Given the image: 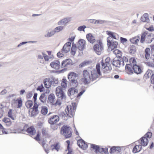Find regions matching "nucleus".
<instances>
[{
	"mask_svg": "<svg viewBox=\"0 0 154 154\" xmlns=\"http://www.w3.org/2000/svg\"><path fill=\"white\" fill-rule=\"evenodd\" d=\"M147 75L148 77L151 75V82L152 84H154V73L151 69H149L147 72Z\"/></svg>",
	"mask_w": 154,
	"mask_h": 154,
	"instance_id": "5701e85b",
	"label": "nucleus"
},
{
	"mask_svg": "<svg viewBox=\"0 0 154 154\" xmlns=\"http://www.w3.org/2000/svg\"><path fill=\"white\" fill-rule=\"evenodd\" d=\"M120 39L121 42L122 44H124V43L126 42L127 41V40L126 38L122 37H120Z\"/></svg>",
	"mask_w": 154,
	"mask_h": 154,
	"instance_id": "e2e57ef3",
	"label": "nucleus"
},
{
	"mask_svg": "<svg viewBox=\"0 0 154 154\" xmlns=\"http://www.w3.org/2000/svg\"><path fill=\"white\" fill-rule=\"evenodd\" d=\"M60 118L58 116L54 115L48 119V122L50 124L53 125L56 124L58 122Z\"/></svg>",
	"mask_w": 154,
	"mask_h": 154,
	"instance_id": "9b49d317",
	"label": "nucleus"
},
{
	"mask_svg": "<svg viewBox=\"0 0 154 154\" xmlns=\"http://www.w3.org/2000/svg\"><path fill=\"white\" fill-rule=\"evenodd\" d=\"M133 71L137 74L140 73L142 72L140 67L137 64L133 66Z\"/></svg>",
	"mask_w": 154,
	"mask_h": 154,
	"instance_id": "cd10ccee",
	"label": "nucleus"
},
{
	"mask_svg": "<svg viewBox=\"0 0 154 154\" xmlns=\"http://www.w3.org/2000/svg\"><path fill=\"white\" fill-rule=\"evenodd\" d=\"M98 152H99L102 153H104L106 154L108 152V149L106 147L104 148L100 147Z\"/></svg>",
	"mask_w": 154,
	"mask_h": 154,
	"instance_id": "58836bf2",
	"label": "nucleus"
},
{
	"mask_svg": "<svg viewBox=\"0 0 154 154\" xmlns=\"http://www.w3.org/2000/svg\"><path fill=\"white\" fill-rule=\"evenodd\" d=\"M116 151V147L115 146H113L110 149V153H113L115 152Z\"/></svg>",
	"mask_w": 154,
	"mask_h": 154,
	"instance_id": "13d9d810",
	"label": "nucleus"
},
{
	"mask_svg": "<svg viewBox=\"0 0 154 154\" xmlns=\"http://www.w3.org/2000/svg\"><path fill=\"white\" fill-rule=\"evenodd\" d=\"M26 131L30 135H33L35 133V129L32 126L27 128Z\"/></svg>",
	"mask_w": 154,
	"mask_h": 154,
	"instance_id": "c85d7f7f",
	"label": "nucleus"
},
{
	"mask_svg": "<svg viewBox=\"0 0 154 154\" xmlns=\"http://www.w3.org/2000/svg\"><path fill=\"white\" fill-rule=\"evenodd\" d=\"M138 141L140 145L143 146H146L149 142L148 139L143 136Z\"/></svg>",
	"mask_w": 154,
	"mask_h": 154,
	"instance_id": "f3484780",
	"label": "nucleus"
},
{
	"mask_svg": "<svg viewBox=\"0 0 154 154\" xmlns=\"http://www.w3.org/2000/svg\"><path fill=\"white\" fill-rule=\"evenodd\" d=\"M12 133H16V132L12 131L9 129H5L3 127V126H0V135L4 134H8Z\"/></svg>",
	"mask_w": 154,
	"mask_h": 154,
	"instance_id": "4468645a",
	"label": "nucleus"
},
{
	"mask_svg": "<svg viewBox=\"0 0 154 154\" xmlns=\"http://www.w3.org/2000/svg\"><path fill=\"white\" fill-rule=\"evenodd\" d=\"M61 102L60 100H57L56 102H54V103L52 105L55 106H60L61 105Z\"/></svg>",
	"mask_w": 154,
	"mask_h": 154,
	"instance_id": "4d7b16f0",
	"label": "nucleus"
},
{
	"mask_svg": "<svg viewBox=\"0 0 154 154\" xmlns=\"http://www.w3.org/2000/svg\"><path fill=\"white\" fill-rule=\"evenodd\" d=\"M107 45L109 48H110L111 50L117 48L118 45V43L117 42H112L111 38L110 37H108L107 38Z\"/></svg>",
	"mask_w": 154,
	"mask_h": 154,
	"instance_id": "6e6552de",
	"label": "nucleus"
},
{
	"mask_svg": "<svg viewBox=\"0 0 154 154\" xmlns=\"http://www.w3.org/2000/svg\"><path fill=\"white\" fill-rule=\"evenodd\" d=\"M63 29V27L62 26H59L56 27L54 30V32H59L60 31L62 30Z\"/></svg>",
	"mask_w": 154,
	"mask_h": 154,
	"instance_id": "3c124183",
	"label": "nucleus"
},
{
	"mask_svg": "<svg viewBox=\"0 0 154 154\" xmlns=\"http://www.w3.org/2000/svg\"><path fill=\"white\" fill-rule=\"evenodd\" d=\"M112 64L116 67H119L121 64V61L118 60H115L113 61Z\"/></svg>",
	"mask_w": 154,
	"mask_h": 154,
	"instance_id": "79ce46f5",
	"label": "nucleus"
},
{
	"mask_svg": "<svg viewBox=\"0 0 154 154\" xmlns=\"http://www.w3.org/2000/svg\"><path fill=\"white\" fill-rule=\"evenodd\" d=\"M125 70L128 74L133 73V69L132 66L129 64H127L125 66Z\"/></svg>",
	"mask_w": 154,
	"mask_h": 154,
	"instance_id": "b1692460",
	"label": "nucleus"
},
{
	"mask_svg": "<svg viewBox=\"0 0 154 154\" xmlns=\"http://www.w3.org/2000/svg\"><path fill=\"white\" fill-rule=\"evenodd\" d=\"M113 53L118 58L121 57L122 55V53L119 50L115 49L113 51Z\"/></svg>",
	"mask_w": 154,
	"mask_h": 154,
	"instance_id": "4c0bfd02",
	"label": "nucleus"
},
{
	"mask_svg": "<svg viewBox=\"0 0 154 154\" xmlns=\"http://www.w3.org/2000/svg\"><path fill=\"white\" fill-rule=\"evenodd\" d=\"M147 32H145L141 34V39L140 42L141 43H143L145 40L146 39V38L147 35Z\"/></svg>",
	"mask_w": 154,
	"mask_h": 154,
	"instance_id": "c03bdc74",
	"label": "nucleus"
},
{
	"mask_svg": "<svg viewBox=\"0 0 154 154\" xmlns=\"http://www.w3.org/2000/svg\"><path fill=\"white\" fill-rule=\"evenodd\" d=\"M76 107V103H72L71 105L67 106L65 109V112L67 115L70 117H72L74 115L75 110Z\"/></svg>",
	"mask_w": 154,
	"mask_h": 154,
	"instance_id": "20e7f679",
	"label": "nucleus"
},
{
	"mask_svg": "<svg viewBox=\"0 0 154 154\" xmlns=\"http://www.w3.org/2000/svg\"><path fill=\"white\" fill-rule=\"evenodd\" d=\"M152 133L151 132H148L144 136V137L147 138V139L150 138L152 137Z\"/></svg>",
	"mask_w": 154,
	"mask_h": 154,
	"instance_id": "6e6d98bb",
	"label": "nucleus"
},
{
	"mask_svg": "<svg viewBox=\"0 0 154 154\" xmlns=\"http://www.w3.org/2000/svg\"><path fill=\"white\" fill-rule=\"evenodd\" d=\"M142 147L141 145L140 144L136 145L134 146L132 150V152L135 153L139 152L142 149Z\"/></svg>",
	"mask_w": 154,
	"mask_h": 154,
	"instance_id": "4be33fe9",
	"label": "nucleus"
},
{
	"mask_svg": "<svg viewBox=\"0 0 154 154\" xmlns=\"http://www.w3.org/2000/svg\"><path fill=\"white\" fill-rule=\"evenodd\" d=\"M40 137V133L39 132H38L37 133V134L35 137L34 138V139L37 141H39L40 140V138H39Z\"/></svg>",
	"mask_w": 154,
	"mask_h": 154,
	"instance_id": "052dcab7",
	"label": "nucleus"
},
{
	"mask_svg": "<svg viewBox=\"0 0 154 154\" xmlns=\"http://www.w3.org/2000/svg\"><path fill=\"white\" fill-rule=\"evenodd\" d=\"M60 147V146L59 143L56 142L50 146V149L52 151L54 150V149H55L57 151H58Z\"/></svg>",
	"mask_w": 154,
	"mask_h": 154,
	"instance_id": "393cba45",
	"label": "nucleus"
},
{
	"mask_svg": "<svg viewBox=\"0 0 154 154\" xmlns=\"http://www.w3.org/2000/svg\"><path fill=\"white\" fill-rule=\"evenodd\" d=\"M89 63V62L88 61H84L83 62L81 63L79 65V67H83L85 66Z\"/></svg>",
	"mask_w": 154,
	"mask_h": 154,
	"instance_id": "864d4df0",
	"label": "nucleus"
},
{
	"mask_svg": "<svg viewBox=\"0 0 154 154\" xmlns=\"http://www.w3.org/2000/svg\"><path fill=\"white\" fill-rule=\"evenodd\" d=\"M145 57L147 59H149L150 57V50L149 48H146L145 51Z\"/></svg>",
	"mask_w": 154,
	"mask_h": 154,
	"instance_id": "473e14b6",
	"label": "nucleus"
},
{
	"mask_svg": "<svg viewBox=\"0 0 154 154\" xmlns=\"http://www.w3.org/2000/svg\"><path fill=\"white\" fill-rule=\"evenodd\" d=\"M86 44V41L83 39H80L78 42L77 48L80 51L82 50L84 48Z\"/></svg>",
	"mask_w": 154,
	"mask_h": 154,
	"instance_id": "dca6fc26",
	"label": "nucleus"
},
{
	"mask_svg": "<svg viewBox=\"0 0 154 154\" xmlns=\"http://www.w3.org/2000/svg\"><path fill=\"white\" fill-rule=\"evenodd\" d=\"M106 32V34L109 36V37H110V38L111 37L116 39H117L116 37L117 34L116 33L108 31H107Z\"/></svg>",
	"mask_w": 154,
	"mask_h": 154,
	"instance_id": "ea45409f",
	"label": "nucleus"
},
{
	"mask_svg": "<svg viewBox=\"0 0 154 154\" xmlns=\"http://www.w3.org/2000/svg\"><path fill=\"white\" fill-rule=\"evenodd\" d=\"M101 69L104 73H108L112 69V67L110 63H104L103 60L101 61Z\"/></svg>",
	"mask_w": 154,
	"mask_h": 154,
	"instance_id": "0eeeda50",
	"label": "nucleus"
},
{
	"mask_svg": "<svg viewBox=\"0 0 154 154\" xmlns=\"http://www.w3.org/2000/svg\"><path fill=\"white\" fill-rule=\"evenodd\" d=\"M69 20L66 18H64L58 23V25H64L69 22Z\"/></svg>",
	"mask_w": 154,
	"mask_h": 154,
	"instance_id": "c9c22d12",
	"label": "nucleus"
},
{
	"mask_svg": "<svg viewBox=\"0 0 154 154\" xmlns=\"http://www.w3.org/2000/svg\"><path fill=\"white\" fill-rule=\"evenodd\" d=\"M77 49V48L76 45L73 43L72 45L71 51V53L72 55L74 56L75 54Z\"/></svg>",
	"mask_w": 154,
	"mask_h": 154,
	"instance_id": "2f4dec72",
	"label": "nucleus"
},
{
	"mask_svg": "<svg viewBox=\"0 0 154 154\" xmlns=\"http://www.w3.org/2000/svg\"><path fill=\"white\" fill-rule=\"evenodd\" d=\"M45 86L47 88H49L51 85V79H45L44 81Z\"/></svg>",
	"mask_w": 154,
	"mask_h": 154,
	"instance_id": "c756f323",
	"label": "nucleus"
},
{
	"mask_svg": "<svg viewBox=\"0 0 154 154\" xmlns=\"http://www.w3.org/2000/svg\"><path fill=\"white\" fill-rule=\"evenodd\" d=\"M140 39V37L138 36H137L131 38L130 40V41L131 43L137 44L139 42Z\"/></svg>",
	"mask_w": 154,
	"mask_h": 154,
	"instance_id": "a878e982",
	"label": "nucleus"
},
{
	"mask_svg": "<svg viewBox=\"0 0 154 154\" xmlns=\"http://www.w3.org/2000/svg\"><path fill=\"white\" fill-rule=\"evenodd\" d=\"M25 106L27 109H31L33 105V103L32 100H28L25 103Z\"/></svg>",
	"mask_w": 154,
	"mask_h": 154,
	"instance_id": "72a5a7b5",
	"label": "nucleus"
},
{
	"mask_svg": "<svg viewBox=\"0 0 154 154\" xmlns=\"http://www.w3.org/2000/svg\"><path fill=\"white\" fill-rule=\"evenodd\" d=\"M72 130L68 126H63L61 128V134L63 135L66 138H68L71 137L72 134Z\"/></svg>",
	"mask_w": 154,
	"mask_h": 154,
	"instance_id": "7ed1b4c3",
	"label": "nucleus"
},
{
	"mask_svg": "<svg viewBox=\"0 0 154 154\" xmlns=\"http://www.w3.org/2000/svg\"><path fill=\"white\" fill-rule=\"evenodd\" d=\"M86 26L85 25L81 26L79 27L78 28V30L80 31H84L85 29L86 28Z\"/></svg>",
	"mask_w": 154,
	"mask_h": 154,
	"instance_id": "bf43d9fd",
	"label": "nucleus"
},
{
	"mask_svg": "<svg viewBox=\"0 0 154 154\" xmlns=\"http://www.w3.org/2000/svg\"><path fill=\"white\" fill-rule=\"evenodd\" d=\"M68 92L70 95H72L74 94L75 93H77L78 90L75 88H72L69 89Z\"/></svg>",
	"mask_w": 154,
	"mask_h": 154,
	"instance_id": "37998d69",
	"label": "nucleus"
},
{
	"mask_svg": "<svg viewBox=\"0 0 154 154\" xmlns=\"http://www.w3.org/2000/svg\"><path fill=\"white\" fill-rule=\"evenodd\" d=\"M146 29L150 31H153L154 30V28L152 26L149 28L146 27Z\"/></svg>",
	"mask_w": 154,
	"mask_h": 154,
	"instance_id": "0e129e2a",
	"label": "nucleus"
},
{
	"mask_svg": "<svg viewBox=\"0 0 154 154\" xmlns=\"http://www.w3.org/2000/svg\"><path fill=\"white\" fill-rule=\"evenodd\" d=\"M78 74L74 72H70L68 75V78L73 86L76 87L79 84L77 81Z\"/></svg>",
	"mask_w": 154,
	"mask_h": 154,
	"instance_id": "f03ea898",
	"label": "nucleus"
},
{
	"mask_svg": "<svg viewBox=\"0 0 154 154\" xmlns=\"http://www.w3.org/2000/svg\"><path fill=\"white\" fill-rule=\"evenodd\" d=\"M100 65L98 63L96 65L95 69L91 71V75L86 70L83 71V77L81 79L82 83L87 85L98 78L101 75V72L100 70Z\"/></svg>",
	"mask_w": 154,
	"mask_h": 154,
	"instance_id": "f257e3e1",
	"label": "nucleus"
},
{
	"mask_svg": "<svg viewBox=\"0 0 154 154\" xmlns=\"http://www.w3.org/2000/svg\"><path fill=\"white\" fill-rule=\"evenodd\" d=\"M136 51V47L134 46H131L129 50V52L131 54H134Z\"/></svg>",
	"mask_w": 154,
	"mask_h": 154,
	"instance_id": "de8ad7c7",
	"label": "nucleus"
},
{
	"mask_svg": "<svg viewBox=\"0 0 154 154\" xmlns=\"http://www.w3.org/2000/svg\"><path fill=\"white\" fill-rule=\"evenodd\" d=\"M3 121L7 125H9L11 124L10 119L8 118H4L3 119Z\"/></svg>",
	"mask_w": 154,
	"mask_h": 154,
	"instance_id": "49530a36",
	"label": "nucleus"
},
{
	"mask_svg": "<svg viewBox=\"0 0 154 154\" xmlns=\"http://www.w3.org/2000/svg\"><path fill=\"white\" fill-rule=\"evenodd\" d=\"M129 63L132 66L137 64L136 60L134 57H131L129 59Z\"/></svg>",
	"mask_w": 154,
	"mask_h": 154,
	"instance_id": "f704fd0d",
	"label": "nucleus"
},
{
	"mask_svg": "<svg viewBox=\"0 0 154 154\" xmlns=\"http://www.w3.org/2000/svg\"><path fill=\"white\" fill-rule=\"evenodd\" d=\"M154 38L153 35H147L146 38V40L148 42H151L152 41Z\"/></svg>",
	"mask_w": 154,
	"mask_h": 154,
	"instance_id": "a19ab883",
	"label": "nucleus"
},
{
	"mask_svg": "<svg viewBox=\"0 0 154 154\" xmlns=\"http://www.w3.org/2000/svg\"><path fill=\"white\" fill-rule=\"evenodd\" d=\"M65 145L67 146V149H72L70 146V140H66L65 142Z\"/></svg>",
	"mask_w": 154,
	"mask_h": 154,
	"instance_id": "603ef678",
	"label": "nucleus"
},
{
	"mask_svg": "<svg viewBox=\"0 0 154 154\" xmlns=\"http://www.w3.org/2000/svg\"><path fill=\"white\" fill-rule=\"evenodd\" d=\"M50 66L52 68L57 70L59 69L60 67V62L58 60H55L51 62Z\"/></svg>",
	"mask_w": 154,
	"mask_h": 154,
	"instance_id": "2eb2a0df",
	"label": "nucleus"
},
{
	"mask_svg": "<svg viewBox=\"0 0 154 154\" xmlns=\"http://www.w3.org/2000/svg\"><path fill=\"white\" fill-rule=\"evenodd\" d=\"M38 105L36 103H35L33 107L30 109L29 110V112H31L32 116H35L38 113Z\"/></svg>",
	"mask_w": 154,
	"mask_h": 154,
	"instance_id": "f8f14e48",
	"label": "nucleus"
},
{
	"mask_svg": "<svg viewBox=\"0 0 154 154\" xmlns=\"http://www.w3.org/2000/svg\"><path fill=\"white\" fill-rule=\"evenodd\" d=\"M55 100V97L53 94H50L48 97V102L53 105Z\"/></svg>",
	"mask_w": 154,
	"mask_h": 154,
	"instance_id": "aec40b11",
	"label": "nucleus"
},
{
	"mask_svg": "<svg viewBox=\"0 0 154 154\" xmlns=\"http://www.w3.org/2000/svg\"><path fill=\"white\" fill-rule=\"evenodd\" d=\"M56 96L59 98L61 99H65L66 97L64 93L63 88L60 86H58L56 88L55 91Z\"/></svg>",
	"mask_w": 154,
	"mask_h": 154,
	"instance_id": "39448f33",
	"label": "nucleus"
},
{
	"mask_svg": "<svg viewBox=\"0 0 154 154\" xmlns=\"http://www.w3.org/2000/svg\"><path fill=\"white\" fill-rule=\"evenodd\" d=\"M51 85H55L58 84V80L57 79L55 78L51 79Z\"/></svg>",
	"mask_w": 154,
	"mask_h": 154,
	"instance_id": "09e8293b",
	"label": "nucleus"
},
{
	"mask_svg": "<svg viewBox=\"0 0 154 154\" xmlns=\"http://www.w3.org/2000/svg\"><path fill=\"white\" fill-rule=\"evenodd\" d=\"M71 43L70 42H66L63 46L62 49V52L63 53H67L70 49Z\"/></svg>",
	"mask_w": 154,
	"mask_h": 154,
	"instance_id": "ddd939ff",
	"label": "nucleus"
},
{
	"mask_svg": "<svg viewBox=\"0 0 154 154\" xmlns=\"http://www.w3.org/2000/svg\"><path fill=\"white\" fill-rule=\"evenodd\" d=\"M128 61V58L125 56H123L122 58V65H124V62L126 63Z\"/></svg>",
	"mask_w": 154,
	"mask_h": 154,
	"instance_id": "5fc2aeb1",
	"label": "nucleus"
},
{
	"mask_svg": "<svg viewBox=\"0 0 154 154\" xmlns=\"http://www.w3.org/2000/svg\"><path fill=\"white\" fill-rule=\"evenodd\" d=\"M72 63L71 59H69L63 61L62 63V67H67L68 65L71 64Z\"/></svg>",
	"mask_w": 154,
	"mask_h": 154,
	"instance_id": "412c9836",
	"label": "nucleus"
},
{
	"mask_svg": "<svg viewBox=\"0 0 154 154\" xmlns=\"http://www.w3.org/2000/svg\"><path fill=\"white\" fill-rule=\"evenodd\" d=\"M141 20L143 22H148L149 21V20L148 14L147 13L144 14L141 17Z\"/></svg>",
	"mask_w": 154,
	"mask_h": 154,
	"instance_id": "7c9ffc66",
	"label": "nucleus"
},
{
	"mask_svg": "<svg viewBox=\"0 0 154 154\" xmlns=\"http://www.w3.org/2000/svg\"><path fill=\"white\" fill-rule=\"evenodd\" d=\"M63 55V54L60 52H58L57 54V56L59 58L62 57Z\"/></svg>",
	"mask_w": 154,
	"mask_h": 154,
	"instance_id": "774afa93",
	"label": "nucleus"
},
{
	"mask_svg": "<svg viewBox=\"0 0 154 154\" xmlns=\"http://www.w3.org/2000/svg\"><path fill=\"white\" fill-rule=\"evenodd\" d=\"M11 105L17 108H21L23 105V101L22 98L19 97L17 99H13L12 101Z\"/></svg>",
	"mask_w": 154,
	"mask_h": 154,
	"instance_id": "423d86ee",
	"label": "nucleus"
},
{
	"mask_svg": "<svg viewBox=\"0 0 154 154\" xmlns=\"http://www.w3.org/2000/svg\"><path fill=\"white\" fill-rule=\"evenodd\" d=\"M68 82L66 79H63L61 81V87L64 89H65L67 87Z\"/></svg>",
	"mask_w": 154,
	"mask_h": 154,
	"instance_id": "bb28decb",
	"label": "nucleus"
},
{
	"mask_svg": "<svg viewBox=\"0 0 154 154\" xmlns=\"http://www.w3.org/2000/svg\"><path fill=\"white\" fill-rule=\"evenodd\" d=\"M8 116L9 117L14 120L16 117V112L14 110L10 109L8 112Z\"/></svg>",
	"mask_w": 154,
	"mask_h": 154,
	"instance_id": "6ab92c4d",
	"label": "nucleus"
},
{
	"mask_svg": "<svg viewBox=\"0 0 154 154\" xmlns=\"http://www.w3.org/2000/svg\"><path fill=\"white\" fill-rule=\"evenodd\" d=\"M55 33L54 31H52L50 32H48L47 34V36L48 37H50L53 35Z\"/></svg>",
	"mask_w": 154,
	"mask_h": 154,
	"instance_id": "680f3d73",
	"label": "nucleus"
},
{
	"mask_svg": "<svg viewBox=\"0 0 154 154\" xmlns=\"http://www.w3.org/2000/svg\"><path fill=\"white\" fill-rule=\"evenodd\" d=\"M77 144L79 147L85 150L88 147L87 144L82 139L78 140Z\"/></svg>",
	"mask_w": 154,
	"mask_h": 154,
	"instance_id": "9d476101",
	"label": "nucleus"
},
{
	"mask_svg": "<svg viewBox=\"0 0 154 154\" xmlns=\"http://www.w3.org/2000/svg\"><path fill=\"white\" fill-rule=\"evenodd\" d=\"M41 113L44 115H45L48 112V109L47 107L42 106L41 111Z\"/></svg>",
	"mask_w": 154,
	"mask_h": 154,
	"instance_id": "a18cd8bd",
	"label": "nucleus"
},
{
	"mask_svg": "<svg viewBox=\"0 0 154 154\" xmlns=\"http://www.w3.org/2000/svg\"><path fill=\"white\" fill-rule=\"evenodd\" d=\"M32 96V92H29L27 93L26 95V98H29Z\"/></svg>",
	"mask_w": 154,
	"mask_h": 154,
	"instance_id": "69168bd1",
	"label": "nucleus"
},
{
	"mask_svg": "<svg viewBox=\"0 0 154 154\" xmlns=\"http://www.w3.org/2000/svg\"><path fill=\"white\" fill-rule=\"evenodd\" d=\"M110 61V58L109 57H107L105 59V62H104V63H110L109 62Z\"/></svg>",
	"mask_w": 154,
	"mask_h": 154,
	"instance_id": "338daca9",
	"label": "nucleus"
},
{
	"mask_svg": "<svg viewBox=\"0 0 154 154\" xmlns=\"http://www.w3.org/2000/svg\"><path fill=\"white\" fill-rule=\"evenodd\" d=\"M39 99L43 103H44L46 100V97L45 95L44 94H42L41 95Z\"/></svg>",
	"mask_w": 154,
	"mask_h": 154,
	"instance_id": "8fccbe9b",
	"label": "nucleus"
},
{
	"mask_svg": "<svg viewBox=\"0 0 154 154\" xmlns=\"http://www.w3.org/2000/svg\"><path fill=\"white\" fill-rule=\"evenodd\" d=\"M87 40L91 43L93 44L96 41L94 37L91 33H88L86 35Z\"/></svg>",
	"mask_w": 154,
	"mask_h": 154,
	"instance_id": "a211bd4d",
	"label": "nucleus"
},
{
	"mask_svg": "<svg viewBox=\"0 0 154 154\" xmlns=\"http://www.w3.org/2000/svg\"><path fill=\"white\" fill-rule=\"evenodd\" d=\"M91 148L93 150H94L96 153L98 152L100 146L93 144H91Z\"/></svg>",
	"mask_w": 154,
	"mask_h": 154,
	"instance_id": "e433bc0d",
	"label": "nucleus"
},
{
	"mask_svg": "<svg viewBox=\"0 0 154 154\" xmlns=\"http://www.w3.org/2000/svg\"><path fill=\"white\" fill-rule=\"evenodd\" d=\"M95 52L98 55H100L103 49L102 44L100 42L98 44L95 45L93 47Z\"/></svg>",
	"mask_w": 154,
	"mask_h": 154,
	"instance_id": "1a4fd4ad",
	"label": "nucleus"
}]
</instances>
